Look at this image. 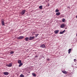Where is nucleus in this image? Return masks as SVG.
Segmentation results:
<instances>
[{
    "label": "nucleus",
    "mask_w": 77,
    "mask_h": 77,
    "mask_svg": "<svg viewBox=\"0 0 77 77\" xmlns=\"http://www.w3.org/2000/svg\"><path fill=\"white\" fill-rule=\"evenodd\" d=\"M6 66H8V67H11L12 66V63H9V64H6Z\"/></svg>",
    "instance_id": "20e7f679"
},
{
    "label": "nucleus",
    "mask_w": 77,
    "mask_h": 77,
    "mask_svg": "<svg viewBox=\"0 0 77 77\" xmlns=\"http://www.w3.org/2000/svg\"><path fill=\"white\" fill-rule=\"evenodd\" d=\"M26 11V10H23L21 12L20 14H21V15H23V14H25Z\"/></svg>",
    "instance_id": "f257e3e1"
},
{
    "label": "nucleus",
    "mask_w": 77,
    "mask_h": 77,
    "mask_svg": "<svg viewBox=\"0 0 77 77\" xmlns=\"http://www.w3.org/2000/svg\"><path fill=\"white\" fill-rule=\"evenodd\" d=\"M59 9H56V11H55V12H59Z\"/></svg>",
    "instance_id": "6ab92c4d"
},
{
    "label": "nucleus",
    "mask_w": 77,
    "mask_h": 77,
    "mask_svg": "<svg viewBox=\"0 0 77 77\" xmlns=\"http://www.w3.org/2000/svg\"><path fill=\"white\" fill-rule=\"evenodd\" d=\"M71 50H72V49H69L68 50V51H69L68 53H70L71 52Z\"/></svg>",
    "instance_id": "4468645a"
},
{
    "label": "nucleus",
    "mask_w": 77,
    "mask_h": 77,
    "mask_svg": "<svg viewBox=\"0 0 77 77\" xmlns=\"http://www.w3.org/2000/svg\"><path fill=\"white\" fill-rule=\"evenodd\" d=\"M29 39V37H26L25 38V40L26 41H28Z\"/></svg>",
    "instance_id": "9b49d317"
},
{
    "label": "nucleus",
    "mask_w": 77,
    "mask_h": 77,
    "mask_svg": "<svg viewBox=\"0 0 77 77\" xmlns=\"http://www.w3.org/2000/svg\"><path fill=\"white\" fill-rule=\"evenodd\" d=\"M65 20V19H62V22H64Z\"/></svg>",
    "instance_id": "412c9836"
},
{
    "label": "nucleus",
    "mask_w": 77,
    "mask_h": 77,
    "mask_svg": "<svg viewBox=\"0 0 77 77\" xmlns=\"http://www.w3.org/2000/svg\"><path fill=\"white\" fill-rule=\"evenodd\" d=\"M47 60H48V61H49V60H50V59H49V58H48L47 59Z\"/></svg>",
    "instance_id": "a878e982"
},
{
    "label": "nucleus",
    "mask_w": 77,
    "mask_h": 77,
    "mask_svg": "<svg viewBox=\"0 0 77 77\" xmlns=\"http://www.w3.org/2000/svg\"><path fill=\"white\" fill-rule=\"evenodd\" d=\"M62 72H63V74H67V72H66V71H64V70H62Z\"/></svg>",
    "instance_id": "1a4fd4ad"
},
{
    "label": "nucleus",
    "mask_w": 77,
    "mask_h": 77,
    "mask_svg": "<svg viewBox=\"0 0 77 77\" xmlns=\"http://www.w3.org/2000/svg\"><path fill=\"white\" fill-rule=\"evenodd\" d=\"M39 34H36L35 35V37H37V36H38V35H39Z\"/></svg>",
    "instance_id": "4be33fe9"
},
{
    "label": "nucleus",
    "mask_w": 77,
    "mask_h": 77,
    "mask_svg": "<svg viewBox=\"0 0 77 77\" xmlns=\"http://www.w3.org/2000/svg\"><path fill=\"white\" fill-rule=\"evenodd\" d=\"M74 62H76V61H77L76 59H74Z\"/></svg>",
    "instance_id": "b1692460"
},
{
    "label": "nucleus",
    "mask_w": 77,
    "mask_h": 77,
    "mask_svg": "<svg viewBox=\"0 0 77 77\" xmlns=\"http://www.w3.org/2000/svg\"><path fill=\"white\" fill-rule=\"evenodd\" d=\"M76 18H77V15H76Z\"/></svg>",
    "instance_id": "c85d7f7f"
},
{
    "label": "nucleus",
    "mask_w": 77,
    "mask_h": 77,
    "mask_svg": "<svg viewBox=\"0 0 77 77\" xmlns=\"http://www.w3.org/2000/svg\"><path fill=\"white\" fill-rule=\"evenodd\" d=\"M40 47H42V48H45L46 46L44 44H43L40 45Z\"/></svg>",
    "instance_id": "7ed1b4c3"
},
{
    "label": "nucleus",
    "mask_w": 77,
    "mask_h": 77,
    "mask_svg": "<svg viewBox=\"0 0 77 77\" xmlns=\"http://www.w3.org/2000/svg\"><path fill=\"white\" fill-rule=\"evenodd\" d=\"M1 1L0 0V2Z\"/></svg>",
    "instance_id": "7c9ffc66"
},
{
    "label": "nucleus",
    "mask_w": 77,
    "mask_h": 77,
    "mask_svg": "<svg viewBox=\"0 0 77 77\" xmlns=\"http://www.w3.org/2000/svg\"><path fill=\"white\" fill-rule=\"evenodd\" d=\"M2 26H5V23L4 22V20H2Z\"/></svg>",
    "instance_id": "0eeeda50"
},
{
    "label": "nucleus",
    "mask_w": 77,
    "mask_h": 77,
    "mask_svg": "<svg viewBox=\"0 0 77 77\" xmlns=\"http://www.w3.org/2000/svg\"><path fill=\"white\" fill-rule=\"evenodd\" d=\"M60 12H57V13H56V15H57V16H59V15H60Z\"/></svg>",
    "instance_id": "f8f14e48"
},
{
    "label": "nucleus",
    "mask_w": 77,
    "mask_h": 77,
    "mask_svg": "<svg viewBox=\"0 0 77 77\" xmlns=\"http://www.w3.org/2000/svg\"><path fill=\"white\" fill-rule=\"evenodd\" d=\"M60 34H63V32H60Z\"/></svg>",
    "instance_id": "5701e85b"
},
{
    "label": "nucleus",
    "mask_w": 77,
    "mask_h": 77,
    "mask_svg": "<svg viewBox=\"0 0 77 77\" xmlns=\"http://www.w3.org/2000/svg\"><path fill=\"white\" fill-rule=\"evenodd\" d=\"M23 63H21L19 64V67H20V66H23Z\"/></svg>",
    "instance_id": "dca6fc26"
},
{
    "label": "nucleus",
    "mask_w": 77,
    "mask_h": 77,
    "mask_svg": "<svg viewBox=\"0 0 77 77\" xmlns=\"http://www.w3.org/2000/svg\"><path fill=\"white\" fill-rule=\"evenodd\" d=\"M18 63L20 64L21 63V60H18Z\"/></svg>",
    "instance_id": "ddd939ff"
},
{
    "label": "nucleus",
    "mask_w": 77,
    "mask_h": 77,
    "mask_svg": "<svg viewBox=\"0 0 77 77\" xmlns=\"http://www.w3.org/2000/svg\"><path fill=\"white\" fill-rule=\"evenodd\" d=\"M65 25L64 24H62L60 26V27L61 28H63L65 26Z\"/></svg>",
    "instance_id": "9d476101"
},
{
    "label": "nucleus",
    "mask_w": 77,
    "mask_h": 77,
    "mask_svg": "<svg viewBox=\"0 0 77 77\" xmlns=\"http://www.w3.org/2000/svg\"><path fill=\"white\" fill-rule=\"evenodd\" d=\"M32 75H33V76H34V77H36V74H35V73H32Z\"/></svg>",
    "instance_id": "2eb2a0df"
},
{
    "label": "nucleus",
    "mask_w": 77,
    "mask_h": 77,
    "mask_svg": "<svg viewBox=\"0 0 77 77\" xmlns=\"http://www.w3.org/2000/svg\"><path fill=\"white\" fill-rule=\"evenodd\" d=\"M38 56H37V55H36L35 56V57H38Z\"/></svg>",
    "instance_id": "bb28decb"
},
{
    "label": "nucleus",
    "mask_w": 77,
    "mask_h": 77,
    "mask_svg": "<svg viewBox=\"0 0 77 77\" xmlns=\"http://www.w3.org/2000/svg\"><path fill=\"white\" fill-rule=\"evenodd\" d=\"M35 37H30L29 38V40H32L34 39Z\"/></svg>",
    "instance_id": "39448f33"
},
{
    "label": "nucleus",
    "mask_w": 77,
    "mask_h": 77,
    "mask_svg": "<svg viewBox=\"0 0 77 77\" xmlns=\"http://www.w3.org/2000/svg\"><path fill=\"white\" fill-rule=\"evenodd\" d=\"M76 36H77V34H76Z\"/></svg>",
    "instance_id": "c756f323"
},
{
    "label": "nucleus",
    "mask_w": 77,
    "mask_h": 77,
    "mask_svg": "<svg viewBox=\"0 0 77 77\" xmlns=\"http://www.w3.org/2000/svg\"><path fill=\"white\" fill-rule=\"evenodd\" d=\"M20 77H24V75H23V74H21V75H20Z\"/></svg>",
    "instance_id": "f3484780"
},
{
    "label": "nucleus",
    "mask_w": 77,
    "mask_h": 77,
    "mask_svg": "<svg viewBox=\"0 0 77 77\" xmlns=\"http://www.w3.org/2000/svg\"><path fill=\"white\" fill-rule=\"evenodd\" d=\"M65 31V29H64V31H63V33H64Z\"/></svg>",
    "instance_id": "393cba45"
},
{
    "label": "nucleus",
    "mask_w": 77,
    "mask_h": 77,
    "mask_svg": "<svg viewBox=\"0 0 77 77\" xmlns=\"http://www.w3.org/2000/svg\"><path fill=\"white\" fill-rule=\"evenodd\" d=\"M3 74L5 75H9V72H3Z\"/></svg>",
    "instance_id": "423d86ee"
},
{
    "label": "nucleus",
    "mask_w": 77,
    "mask_h": 77,
    "mask_svg": "<svg viewBox=\"0 0 77 77\" xmlns=\"http://www.w3.org/2000/svg\"><path fill=\"white\" fill-rule=\"evenodd\" d=\"M59 31V30H55L54 31V32L55 33V34H58V32Z\"/></svg>",
    "instance_id": "6e6552de"
},
{
    "label": "nucleus",
    "mask_w": 77,
    "mask_h": 77,
    "mask_svg": "<svg viewBox=\"0 0 77 77\" xmlns=\"http://www.w3.org/2000/svg\"><path fill=\"white\" fill-rule=\"evenodd\" d=\"M14 51H11L10 52V54H13V53H14Z\"/></svg>",
    "instance_id": "aec40b11"
},
{
    "label": "nucleus",
    "mask_w": 77,
    "mask_h": 77,
    "mask_svg": "<svg viewBox=\"0 0 77 77\" xmlns=\"http://www.w3.org/2000/svg\"><path fill=\"white\" fill-rule=\"evenodd\" d=\"M39 8H40V9H42V5L40 6L39 7Z\"/></svg>",
    "instance_id": "a211bd4d"
},
{
    "label": "nucleus",
    "mask_w": 77,
    "mask_h": 77,
    "mask_svg": "<svg viewBox=\"0 0 77 77\" xmlns=\"http://www.w3.org/2000/svg\"><path fill=\"white\" fill-rule=\"evenodd\" d=\"M48 6H49V4H48Z\"/></svg>",
    "instance_id": "cd10ccee"
},
{
    "label": "nucleus",
    "mask_w": 77,
    "mask_h": 77,
    "mask_svg": "<svg viewBox=\"0 0 77 77\" xmlns=\"http://www.w3.org/2000/svg\"><path fill=\"white\" fill-rule=\"evenodd\" d=\"M24 36H20L18 37H17V39H23L24 38Z\"/></svg>",
    "instance_id": "f03ea898"
}]
</instances>
